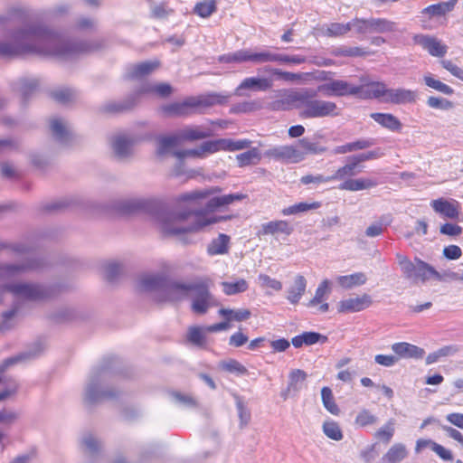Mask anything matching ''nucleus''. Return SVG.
<instances>
[{
  "mask_svg": "<svg viewBox=\"0 0 463 463\" xmlns=\"http://www.w3.org/2000/svg\"><path fill=\"white\" fill-rule=\"evenodd\" d=\"M135 141L124 135L115 137L111 141V146L115 156L119 159L129 157L133 154Z\"/></svg>",
  "mask_w": 463,
  "mask_h": 463,
  "instance_id": "393cba45",
  "label": "nucleus"
},
{
  "mask_svg": "<svg viewBox=\"0 0 463 463\" xmlns=\"http://www.w3.org/2000/svg\"><path fill=\"white\" fill-rule=\"evenodd\" d=\"M252 51L250 49H241L234 52L223 54L220 57V61L231 63H242L247 61L252 62Z\"/></svg>",
  "mask_w": 463,
  "mask_h": 463,
  "instance_id": "79ce46f5",
  "label": "nucleus"
},
{
  "mask_svg": "<svg viewBox=\"0 0 463 463\" xmlns=\"http://www.w3.org/2000/svg\"><path fill=\"white\" fill-rule=\"evenodd\" d=\"M320 339L324 341L326 339V336H323L319 333L316 332H305L299 335H296L292 338V345L296 348L301 347L303 345H312L317 344Z\"/></svg>",
  "mask_w": 463,
  "mask_h": 463,
  "instance_id": "37998d69",
  "label": "nucleus"
},
{
  "mask_svg": "<svg viewBox=\"0 0 463 463\" xmlns=\"http://www.w3.org/2000/svg\"><path fill=\"white\" fill-rule=\"evenodd\" d=\"M273 86L271 78L247 77L241 80L234 90V95L244 97L246 91H266Z\"/></svg>",
  "mask_w": 463,
  "mask_h": 463,
  "instance_id": "f8f14e48",
  "label": "nucleus"
},
{
  "mask_svg": "<svg viewBox=\"0 0 463 463\" xmlns=\"http://www.w3.org/2000/svg\"><path fill=\"white\" fill-rule=\"evenodd\" d=\"M323 34L327 37H338L346 34L351 31V23L346 24L332 23L322 29Z\"/></svg>",
  "mask_w": 463,
  "mask_h": 463,
  "instance_id": "8fccbe9b",
  "label": "nucleus"
},
{
  "mask_svg": "<svg viewBox=\"0 0 463 463\" xmlns=\"http://www.w3.org/2000/svg\"><path fill=\"white\" fill-rule=\"evenodd\" d=\"M336 281L341 288L350 289L365 284L367 276L364 272H355L350 275L339 276Z\"/></svg>",
  "mask_w": 463,
  "mask_h": 463,
  "instance_id": "72a5a7b5",
  "label": "nucleus"
},
{
  "mask_svg": "<svg viewBox=\"0 0 463 463\" xmlns=\"http://www.w3.org/2000/svg\"><path fill=\"white\" fill-rule=\"evenodd\" d=\"M408 449L402 443H394L382 457L380 463H401L408 457Z\"/></svg>",
  "mask_w": 463,
  "mask_h": 463,
  "instance_id": "c756f323",
  "label": "nucleus"
},
{
  "mask_svg": "<svg viewBox=\"0 0 463 463\" xmlns=\"http://www.w3.org/2000/svg\"><path fill=\"white\" fill-rule=\"evenodd\" d=\"M22 359V356L12 357L5 360L0 364V402L14 395L18 390V383L14 377L6 374V369Z\"/></svg>",
  "mask_w": 463,
  "mask_h": 463,
  "instance_id": "1a4fd4ad",
  "label": "nucleus"
},
{
  "mask_svg": "<svg viewBox=\"0 0 463 463\" xmlns=\"http://www.w3.org/2000/svg\"><path fill=\"white\" fill-rule=\"evenodd\" d=\"M321 398L324 407L333 415H338L340 410L335 402L332 390L329 387H323L321 390Z\"/></svg>",
  "mask_w": 463,
  "mask_h": 463,
  "instance_id": "6e6d98bb",
  "label": "nucleus"
},
{
  "mask_svg": "<svg viewBox=\"0 0 463 463\" xmlns=\"http://www.w3.org/2000/svg\"><path fill=\"white\" fill-rule=\"evenodd\" d=\"M260 154L257 147H253L236 156V160L240 167L256 165L260 161Z\"/></svg>",
  "mask_w": 463,
  "mask_h": 463,
  "instance_id": "de8ad7c7",
  "label": "nucleus"
},
{
  "mask_svg": "<svg viewBox=\"0 0 463 463\" xmlns=\"http://www.w3.org/2000/svg\"><path fill=\"white\" fill-rule=\"evenodd\" d=\"M157 205V200L152 197H131L118 200L114 207L121 213L150 212Z\"/></svg>",
  "mask_w": 463,
  "mask_h": 463,
  "instance_id": "6e6552de",
  "label": "nucleus"
},
{
  "mask_svg": "<svg viewBox=\"0 0 463 463\" xmlns=\"http://www.w3.org/2000/svg\"><path fill=\"white\" fill-rule=\"evenodd\" d=\"M359 89L357 96L363 99H381L385 102L388 88L383 82L374 81L366 85L357 86Z\"/></svg>",
  "mask_w": 463,
  "mask_h": 463,
  "instance_id": "412c9836",
  "label": "nucleus"
},
{
  "mask_svg": "<svg viewBox=\"0 0 463 463\" xmlns=\"http://www.w3.org/2000/svg\"><path fill=\"white\" fill-rule=\"evenodd\" d=\"M322 430L324 434L333 440L339 441L344 438L339 424L335 420H326L323 423Z\"/></svg>",
  "mask_w": 463,
  "mask_h": 463,
  "instance_id": "864d4df0",
  "label": "nucleus"
},
{
  "mask_svg": "<svg viewBox=\"0 0 463 463\" xmlns=\"http://www.w3.org/2000/svg\"><path fill=\"white\" fill-rule=\"evenodd\" d=\"M298 146L301 152H304V156L307 154L320 155L326 151V147L319 145L317 142H312L307 138L298 140Z\"/></svg>",
  "mask_w": 463,
  "mask_h": 463,
  "instance_id": "052dcab7",
  "label": "nucleus"
},
{
  "mask_svg": "<svg viewBox=\"0 0 463 463\" xmlns=\"http://www.w3.org/2000/svg\"><path fill=\"white\" fill-rule=\"evenodd\" d=\"M194 281L191 283L168 282L165 287L164 293L165 299L169 301H179L190 298L194 290Z\"/></svg>",
  "mask_w": 463,
  "mask_h": 463,
  "instance_id": "2eb2a0df",
  "label": "nucleus"
},
{
  "mask_svg": "<svg viewBox=\"0 0 463 463\" xmlns=\"http://www.w3.org/2000/svg\"><path fill=\"white\" fill-rule=\"evenodd\" d=\"M372 304L371 296L363 294L340 300L337 304V311L339 313H356L368 308Z\"/></svg>",
  "mask_w": 463,
  "mask_h": 463,
  "instance_id": "4468645a",
  "label": "nucleus"
},
{
  "mask_svg": "<svg viewBox=\"0 0 463 463\" xmlns=\"http://www.w3.org/2000/svg\"><path fill=\"white\" fill-rule=\"evenodd\" d=\"M259 71L276 76L278 79H281L288 82H298L304 79L303 73L284 71L280 69L273 68L270 66H264L261 69H259Z\"/></svg>",
  "mask_w": 463,
  "mask_h": 463,
  "instance_id": "ea45409f",
  "label": "nucleus"
},
{
  "mask_svg": "<svg viewBox=\"0 0 463 463\" xmlns=\"http://www.w3.org/2000/svg\"><path fill=\"white\" fill-rule=\"evenodd\" d=\"M315 96V92L307 90L295 92L291 96V99H298L296 108L299 109L301 118H317L339 115V109L335 102L314 99Z\"/></svg>",
  "mask_w": 463,
  "mask_h": 463,
  "instance_id": "20e7f679",
  "label": "nucleus"
},
{
  "mask_svg": "<svg viewBox=\"0 0 463 463\" xmlns=\"http://www.w3.org/2000/svg\"><path fill=\"white\" fill-rule=\"evenodd\" d=\"M371 118L382 127L391 131H400L402 128V122L390 113H372Z\"/></svg>",
  "mask_w": 463,
  "mask_h": 463,
  "instance_id": "473e14b6",
  "label": "nucleus"
},
{
  "mask_svg": "<svg viewBox=\"0 0 463 463\" xmlns=\"http://www.w3.org/2000/svg\"><path fill=\"white\" fill-rule=\"evenodd\" d=\"M293 232V227L284 220L271 221L261 225L259 232L260 235H289Z\"/></svg>",
  "mask_w": 463,
  "mask_h": 463,
  "instance_id": "cd10ccee",
  "label": "nucleus"
},
{
  "mask_svg": "<svg viewBox=\"0 0 463 463\" xmlns=\"http://www.w3.org/2000/svg\"><path fill=\"white\" fill-rule=\"evenodd\" d=\"M317 91L327 97H343L358 94L359 89L346 80H332L319 85Z\"/></svg>",
  "mask_w": 463,
  "mask_h": 463,
  "instance_id": "9d476101",
  "label": "nucleus"
},
{
  "mask_svg": "<svg viewBox=\"0 0 463 463\" xmlns=\"http://www.w3.org/2000/svg\"><path fill=\"white\" fill-rule=\"evenodd\" d=\"M433 210L449 219H458V203L455 200H447L439 198L430 203Z\"/></svg>",
  "mask_w": 463,
  "mask_h": 463,
  "instance_id": "4be33fe9",
  "label": "nucleus"
},
{
  "mask_svg": "<svg viewBox=\"0 0 463 463\" xmlns=\"http://www.w3.org/2000/svg\"><path fill=\"white\" fill-rule=\"evenodd\" d=\"M403 276L414 283H425L430 279L438 281L444 280V274H440L432 266L419 258L414 259L410 271L404 272Z\"/></svg>",
  "mask_w": 463,
  "mask_h": 463,
  "instance_id": "0eeeda50",
  "label": "nucleus"
},
{
  "mask_svg": "<svg viewBox=\"0 0 463 463\" xmlns=\"http://www.w3.org/2000/svg\"><path fill=\"white\" fill-rule=\"evenodd\" d=\"M221 191V188L215 186L179 194L175 198V202L186 205L187 209L158 214L156 221L160 229L166 234L180 235L197 232L209 225L227 220L228 217L213 216L209 213L221 207L232 204L235 201H241L246 195L231 194L210 198L211 195Z\"/></svg>",
  "mask_w": 463,
  "mask_h": 463,
  "instance_id": "f257e3e1",
  "label": "nucleus"
},
{
  "mask_svg": "<svg viewBox=\"0 0 463 463\" xmlns=\"http://www.w3.org/2000/svg\"><path fill=\"white\" fill-rule=\"evenodd\" d=\"M86 43H72L43 26L29 25L17 30L10 41H0V56L33 53L68 59L92 50Z\"/></svg>",
  "mask_w": 463,
  "mask_h": 463,
  "instance_id": "f03ea898",
  "label": "nucleus"
},
{
  "mask_svg": "<svg viewBox=\"0 0 463 463\" xmlns=\"http://www.w3.org/2000/svg\"><path fill=\"white\" fill-rule=\"evenodd\" d=\"M5 289L15 298L25 300H41L52 296L51 288L35 283L14 282L6 284Z\"/></svg>",
  "mask_w": 463,
  "mask_h": 463,
  "instance_id": "39448f33",
  "label": "nucleus"
},
{
  "mask_svg": "<svg viewBox=\"0 0 463 463\" xmlns=\"http://www.w3.org/2000/svg\"><path fill=\"white\" fill-rule=\"evenodd\" d=\"M461 350L458 345H444L438 350L429 354L426 357V364H432L442 358L456 355Z\"/></svg>",
  "mask_w": 463,
  "mask_h": 463,
  "instance_id": "f704fd0d",
  "label": "nucleus"
},
{
  "mask_svg": "<svg viewBox=\"0 0 463 463\" xmlns=\"http://www.w3.org/2000/svg\"><path fill=\"white\" fill-rule=\"evenodd\" d=\"M415 43L420 45L428 52L436 57H442L447 53L448 48L439 40L424 34H417L413 37Z\"/></svg>",
  "mask_w": 463,
  "mask_h": 463,
  "instance_id": "6ab92c4d",
  "label": "nucleus"
},
{
  "mask_svg": "<svg viewBox=\"0 0 463 463\" xmlns=\"http://www.w3.org/2000/svg\"><path fill=\"white\" fill-rule=\"evenodd\" d=\"M230 237L221 233L216 239H213L207 247L209 255H223L229 251Z\"/></svg>",
  "mask_w": 463,
  "mask_h": 463,
  "instance_id": "58836bf2",
  "label": "nucleus"
},
{
  "mask_svg": "<svg viewBox=\"0 0 463 463\" xmlns=\"http://www.w3.org/2000/svg\"><path fill=\"white\" fill-rule=\"evenodd\" d=\"M306 288V279L302 275H298L295 278L294 285L288 290V300L293 305L298 304L302 296L305 294Z\"/></svg>",
  "mask_w": 463,
  "mask_h": 463,
  "instance_id": "c9c22d12",
  "label": "nucleus"
},
{
  "mask_svg": "<svg viewBox=\"0 0 463 463\" xmlns=\"http://www.w3.org/2000/svg\"><path fill=\"white\" fill-rule=\"evenodd\" d=\"M216 11V3L214 0H205L196 4L194 13L199 16L206 18Z\"/></svg>",
  "mask_w": 463,
  "mask_h": 463,
  "instance_id": "69168bd1",
  "label": "nucleus"
},
{
  "mask_svg": "<svg viewBox=\"0 0 463 463\" xmlns=\"http://www.w3.org/2000/svg\"><path fill=\"white\" fill-rule=\"evenodd\" d=\"M390 223L391 220L389 217L383 216L378 221L367 227L365 230V235L368 237L379 236Z\"/></svg>",
  "mask_w": 463,
  "mask_h": 463,
  "instance_id": "680f3d73",
  "label": "nucleus"
},
{
  "mask_svg": "<svg viewBox=\"0 0 463 463\" xmlns=\"http://www.w3.org/2000/svg\"><path fill=\"white\" fill-rule=\"evenodd\" d=\"M265 156L286 163H299L304 160V152L295 146H277L269 148Z\"/></svg>",
  "mask_w": 463,
  "mask_h": 463,
  "instance_id": "9b49d317",
  "label": "nucleus"
},
{
  "mask_svg": "<svg viewBox=\"0 0 463 463\" xmlns=\"http://www.w3.org/2000/svg\"><path fill=\"white\" fill-rule=\"evenodd\" d=\"M417 99V93L414 90L398 88L389 89L385 102L392 104L414 103Z\"/></svg>",
  "mask_w": 463,
  "mask_h": 463,
  "instance_id": "b1692460",
  "label": "nucleus"
},
{
  "mask_svg": "<svg viewBox=\"0 0 463 463\" xmlns=\"http://www.w3.org/2000/svg\"><path fill=\"white\" fill-rule=\"evenodd\" d=\"M51 130L55 139L64 145L69 144L71 132L68 123L62 118H54L50 122Z\"/></svg>",
  "mask_w": 463,
  "mask_h": 463,
  "instance_id": "bb28decb",
  "label": "nucleus"
},
{
  "mask_svg": "<svg viewBox=\"0 0 463 463\" xmlns=\"http://www.w3.org/2000/svg\"><path fill=\"white\" fill-rule=\"evenodd\" d=\"M395 432V420H389L384 425L376 430L374 437L385 443H389Z\"/></svg>",
  "mask_w": 463,
  "mask_h": 463,
  "instance_id": "4d7b16f0",
  "label": "nucleus"
},
{
  "mask_svg": "<svg viewBox=\"0 0 463 463\" xmlns=\"http://www.w3.org/2000/svg\"><path fill=\"white\" fill-rule=\"evenodd\" d=\"M159 109L165 117H187L194 112L192 97L183 101L163 105Z\"/></svg>",
  "mask_w": 463,
  "mask_h": 463,
  "instance_id": "dca6fc26",
  "label": "nucleus"
},
{
  "mask_svg": "<svg viewBox=\"0 0 463 463\" xmlns=\"http://www.w3.org/2000/svg\"><path fill=\"white\" fill-rule=\"evenodd\" d=\"M166 275L165 272H146L139 276L137 287L138 290L147 292L163 289L166 284Z\"/></svg>",
  "mask_w": 463,
  "mask_h": 463,
  "instance_id": "ddd939ff",
  "label": "nucleus"
},
{
  "mask_svg": "<svg viewBox=\"0 0 463 463\" xmlns=\"http://www.w3.org/2000/svg\"><path fill=\"white\" fill-rule=\"evenodd\" d=\"M330 294V281L324 279L316 289L315 296L307 303L308 307H314L326 299Z\"/></svg>",
  "mask_w": 463,
  "mask_h": 463,
  "instance_id": "49530a36",
  "label": "nucleus"
},
{
  "mask_svg": "<svg viewBox=\"0 0 463 463\" xmlns=\"http://www.w3.org/2000/svg\"><path fill=\"white\" fill-rule=\"evenodd\" d=\"M376 184L374 180L369 178L346 179L339 185V189L356 192L369 189Z\"/></svg>",
  "mask_w": 463,
  "mask_h": 463,
  "instance_id": "e433bc0d",
  "label": "nucleus"
},
{
  "mask_svg": "<svg viewBox=\"0 0 463 463\" xmlns=\"http://www.w3.org/2000/svg\"><path fill=\"white\" fill-rule=\"evenodd\" d=\"M423 81L429 88H431L445 95H452L454 93V90L450 86L443 83L439 80L435 79L431 73H426L423 76Z\"/></svg>",
  "mask_w": 463,
  "mask_h": 463,
  "instance_id": "09e8293b",
  "label": "nucleus"
},
{
  "mask_svg": "<svg viewBox=\"0 0 463 463\" xmlns=\"http://www.w3.org/2000/svg\"><path fill=\"white\" fill-rule=\"evenodd\" d=\"M160 65V62L156 60L146 61L140 63L133 64L128 67L126 71V77L130 80L141 79L154 71H156Z\"/></svg>",
  "mask_w": 463,
  "mask_h": 463,
  "instance_id": "5701e85b",
  "label": "nucleus"
},
{
  "mask_svg": "<svg viewBox=\"0 0 463 463\" xmlns=\"http://www.w3.org/2000/svg\"><path fill=\"white\" fill-rule=\"evenodd\" d=\"M392 350L398 357L406 359H420L425 354L423 348L406 342L393 344L392 345Z\"/></svg>",
  "mask_w": 463,
  "mask_h": 463,
  "instance_id": "a878e982",
  "label": "nucleus"
},
{
  "mask_svg": "<svg viewBox=\"0 0 463 463\" xmlns=\"http://www.w3.org/2000/svg\"><path fill=\"white\" fill-rule=\"evenodd\" d=\"M37 267L34 261H26L22 264H6L0 266V279H9L21 274L28 269Z\"/></svg>",
  "mask_w": 463,
  "mask_h": 463,
  "instance_id": "7c9ffc66",
  "label": "nucleus"
},
{
  "mask_svg": "<svg viewBox=\"0 0 463 463\" xmlns=\"http://www.w3.org/2000/svg\"><path fill=\"white\" fill-rule=\"evenodd\" d=\"M111 373L105 366H99L90 372L83 391V402L87 406L113 399L119 391L110 385Z\"/></svg>",
  "mask_w": 463,
  "mask_h": 463,
  "instance_id": "7ed1b4c3",
  "label": "nucleus"
},
{
  "mask_svg": "<svg viewBox=\"0 0 463 463\" xmlns=\"http://www.w3.org/2000/svg\"><path fill=\"white\" fill-rule=\"evenodd\" d=\"M219 314L225 317L226 320L229 322L231 321H237L241 322L249 319L250 317V311L246 308H241V309H230V308H221L219 310Z\"/></svg>",
  "mask_w": 463,
  "mask_h": 463,
  "instance_id": "a18cd8bd",
  "label": "nucleus"
},
{
  "mask_svg": "<svg viewBox=\"0 0 463 463\" xmlns=\"http://www.w3.org/2000/svg\"><path fill=\"white\" fill-rule=\"evenodd\" d=\"M139 93H156L160 97H167L172 93V87L168 83L145 84Z\"/></svg>",
  "mask_w": 463,
  "mask_h": 463,
  "instance_id": "5fc2aeb1",
  "label": "nucleus"
},
{
  "mask_svg": "<svg viewBox=\"0 0 463 463\" xmlns=\"http://www.w3.org/2000/svg\"><path fill=\"white\" fill-rule=\"evenodd\" d=\"M222 138L216 139V140H210L203 142L200 146V151L202 152L203 157L206 154H213L218 151L223 150V143Z\"/></svg>",
  "mask_w": 463,
  "mask_h": 463,
  "instance_id": "774afa93",
  "label": "nucleus"
},
{
  "mask_svg": "<svg viewBox=\"0 0 463 463\" xmlns=\"http://www.w3.org/2000/svg\"><path fill=\"white\" fill-rule=\"evenodd\" d=\"M223 151H239L249 148L251 141L249 139L222 138Z\"/></svg>",
  "mask_w": 463,
  "mask_h": 463,
  "instance_id": "0e129e2a",
  "label": "nucleus"
},
{
  "mask_svg": "<svg viewBox=\"0 0 463 463\" xmlns=\"http://www.w3.org/2000/svg\"><path fill=\"white\" fill-rule=\"evenodd\" d=\"M38 86V80L33 77H21L12 84L13 90L24 99L33 94L37 90Z\"/></svg>",
  "mask_w": 463,
  "mask_h": 463,
  "instance_id": "c85d7f7f",
  "label": "nucleus"
},
{
  "mask_svg": "<svg viewBox=\"0 0 463 463\" xmlns=\"http://www.w3.org/2000/svg\"><path fill=\"white\" fill-rule=\"evenodd\" d=\"M232 95L229 93L211 92L198 97H192L194 111L199 109H207L215 105H224L228 103Z\"/></svg>",
  "mask_w": 463,
  "mask_h": 463,
  "instance_id": "a211bd4d",
  "label": "nucleus"
},
{
  "mask_svg": "<svg viewBox=\"0 0 463 463\" xmlns=\"http://www.w3.org/2000/svg\"><path fill=\"white\" fill-rule=\"evenodd\" d=\"M205 327L190 326L187 332V340L195 346L203 347L206 343Z\"/></svg>",
  "mask_w": 463,
  "mask_h": 463,
  "instance_id": "3c124183",
  "label": "nucleus"
},
{
  "mask_svg": "<svg viewBox=\"0 0 463 463\" xmlns=\"http://www.w3.org/2000/svg\"><path fill=\"white\" fill-rule=\"evenodd\" d=\"M396 23L385 18L373 17V33H386L396 32Z\"/></svg>",
  "mask_w": 463,
  "mask_h": 463,
  "instance_id": "603ef678",
  "label": "nucleus"
},
{
  "mask_svg": "<svg viewBox=\"0 0 463 463\" xmlns=\"http://www.w3.org/2000/svg\"><path fill=\"white\" fill-rule=\"evenodd\" d=\"M455 5L456 0L441 2L427 6L421 11V14H427L430 17L445 15L447 13L453 10Z\"/></svg>",
  "mask_w": 463,
  "mask_h": 463,
  "instance_id": "a19ab883",
  "label": "nucleus"
},
{
  "mask_svg": "<svg viewBox=\"0 0 463 463\" xmlns=\"http://www.w3.org/2000/svg\"><path fill=\"white\" fill-rule=\"evenodd\" d=\"M307 378L306 372L300 369H294L288 373V383L287 388L281 392L280 396L284 401L289 397L298 395L299 391L303 388L304 383Z\"/></svg>",
  "mask_w": 463,
  "mask_h": 463,
  "instance_id": "f3484780",
  "label": "nucleus"
},
{
  "mask_svg": "<svg viewBox=\"0 0 463 463\" xmlns=\"http://www.w3.org/2000/svg\"><path fill=\"white\" fill-rule=\"evenodd\" d=\"M222 287L224 294L231 296L246 291L249 286L245 279H240L234 282L223 281Z\"/></svg>",
  "mask_w": 463,
  "mask_h": 463,
  "instance_id": "13d9d810",
  "label": "nucleus"
},
{
  "mask_svg": "<svg viewBox=\"0 0 463 463\" xmlns=\"http://www.w3.org/2000/svg\"><path fill=\"white\" fill-rule=\"evenodd\" d=\"M378 422V418L376 415L373 414L369 410L363 409L361 410L354 420L355 425L360 428H365L368 426H373Z\"/></svg>",
  "mask_w": 463,
  "mask_h": 463,
  "instance_id": "bf43d9fd",
  "label": "nucleus"
},
{
  "mask_svg": "<svg viewBox=\"0 0 463 463\" xmlns=\"http://www.w3.org/2000/svg\"><path fill=\"white\" fill-rule=\"evenodd\" d=\"M361 172L360 166L356 164L354 158L351 156L348 158L347 164L339 167L335 173L331 175L332 181L335 180H346L349 177L354 176Z\"/></svg>",
  "mask_w": 463,
  "mask_h": 463,
  "instance_id": "4c0bfd02",
  "label": "nucleus"
},
{
  "mask_svg": "<svg viewBox=\"0 0 463 463\" xmlns=\"http://www.w3.org/2000/svg\"><path fill=\"white\" fill-rule=\"evenodd\" d=\"M183 143L178 131L168 134L161 135L156 138V155L164 156L172 152V150Z\"/></svg>",
  "mask_w": 463,
  "mask_h": 463,
  "instance_id": "aec40b11",
  "label": "nucleus"
},
{
  "mask_svg": "<svg viewBox=\"0 0 463 463\" xmlns=\"http://www.w3.org/2000/svg\"><path fill=\"white\" fill-rule=\"evenodd\" d=\"M320 206H321L320 202H313V203L302 202V203H296V204H293V205L284 208L281 211V213L284 216L294 215V214H298L301 213H306L310 210L318 209Z\"/></svg>",
  "mask_w": 463,
  "mask_h": 463,
  "instance_id": "c03bdc74",
  "label": "nucleus"
},
{
  "mask_svg": "<svg viewBox=\"0 0 463 463\" xmlns=\"http://www.w3.org/2000/svg\"><path fill=\"white\" fill-rule=\"evenodd\" d=\"M81 443L84 451L90 456H93L94 454H96L101 447L100 442L98 440V439L90 434L86 435L82 439Z\"/></svg>",
  "mask_w": 463,
  "mask_h": 463,
  "instance_id": "338daca9",
  "label": "nucleus"
},
{
  "mask_svg": "<svg viewBox=\"0 0 463 463\" xmlns=\"http://www.w3.org/2000/svg\"><path fill=\"white\" fill-rule=\"evenodd\" d=\"M182 141H196L203 139L212 136L210 128H203L202 127H187L178 130Z\"/></svg>",
  "mask_w": 463,
  "mask_h": 463,
  "instance_id": "2f4dec72",
  "label": "nucleus"
},
{
  "mask_svg": "<svg viewBox=\"0 0 463 463\" xmlns=\"http://www.w3.org/2000/svg\"><path fill=\"white\" fill-rule=\"evenodd\" d=\"M208 279H198L194 281V290L190 298L192 300L191 309L194 314L203 315L213 305V296L209 291Z\"/></svg>",
  "mask_w": 463,
  "mask_h": 463,
  "instance_id": "423d86ee",
  "label": "nucleus"
},
{
  "mask_svg": "<svg viewBox=\"0 0 463 463\" xmlns=\"http://www.w3.org/2000/svg\"><path fill=\"white\" fill-rule=\"evenodd\" d=\"M350 23L351 30L354 29L357 33H373V17L369 19L354 18Z\"/></svg>",
  "mask_w": 463,
  "mask_h": 463,
  "instance_id": "e2e57ef3",
  "label": "nucleus"
}]
</instances>
